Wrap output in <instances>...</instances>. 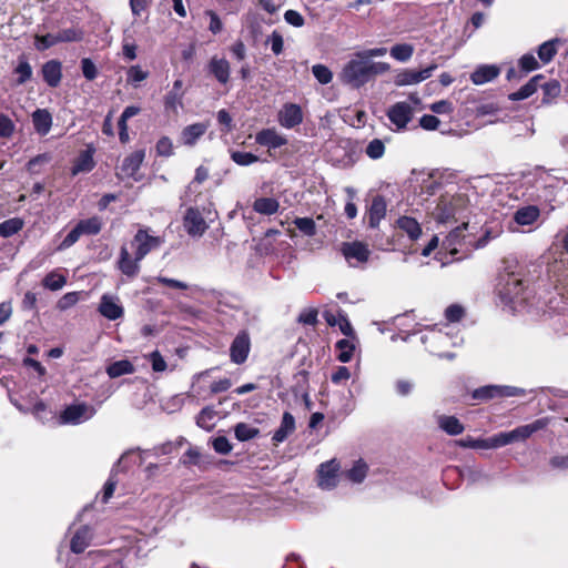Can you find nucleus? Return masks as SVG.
Returning <instances> with one entry per match:
<instances>
[{
    "instance_id": "f257e3e1",
    "label": "nucleus",
    "mask_w": 568,
    "mask_h": 568,
    "mask_svg": "<svg viewBox=\"0 0 568 568\" xmlns=\"http://www.w3.org/2000/svg\"><path fill=\"white\" fill-rule=\"evenodd\" d=\"M387 52L384 47L366 49L354 53L351 59L342 69V82L358 89L369 82L377 74H383L389 70V64L386 62H371L369 59L374 57H383Z\"/></svg>"
},
{
    "instance_id": "f03ea898",
    "label": "nucleus",
    "mask_w": 568,
    "mask_h": 568,
    "mask_svg": "<svg viewBox=\"0 0 568 568\" xmlns=\"http://www.w3.org/2000/svg\"><path fill=\"white\" fill-rule=\"evenodd\" d=\"M549 424L547 417L538 418L530 424L521 425L510 432H501L489 438H474L466 436L456 440V445L463 448L491 449L509 445L515 442H523L534 433L546 428Z\"/></svg>"
},
{
    "instance_id": "7ed1b4c3",
    "label": "nucleus",
    "mask_w": 568,
    "mask_h": 568,
    "mask_svg": "<svg viewBox=\"0 0 568 568\" xmlns=\"http://www.w3.org/2000/svg\"><path fill=\"white\" fill-rule=\"evenodd\" d=\"M526 284L515 273H504L498 276L496 292L505 305H511L517 301H524Z\"/></svg>"
},
{
    "instance_id": "20e7f679",
    "label": "nucleus",
    "mask_w": 568,
    "mask_h": 568,
    "mask_svg": "<svg viewBox=\"0 0 568 568\" xmlns=\"http://www.w3.org/2000/svg\"><path fill=\"white\" fill-rule=\"evenodd\" d=\"M213 202L207 201V205L197 204L191 205L183 216V226L186 233L191 236H202L209 225L205 222V216L209 217L212 214Z\"/></svg>"
},
{
    "instance_id": "39448f33",
    "label": "nucleus",
    "mask_w": 568,
    "mask_h": 568,
    "mask_svg": "<svg viewBox=\"0 0 568 568\" xmlns=\"http://www.w3.org/2000/svg\"><path fill=\"white\" fill-rule=\"evenodd\" d=\"M523 390L513 386L486 385L476 388L471 398L478 403L488 402L494 398L515 397L521 395Z\"/></svg>"
},
{
    "instance_id": "423d86ee",
    "label": "nucleus",
    "mask_w": 568,
    "mask_h": 568,
    "mask_svg": "<svg viewBox=\"0 0 568 568\" xmlns=\"http://www.w3.org/2000/svg\"><path fill=\"white\" fill-rule=\"evenodd\" d=\"M162 242L160 236L150 235L148 230L140 229L131 241V247L134 248L136 260L142 261L151 251L158 248Z\"/></svg>"
},
{
    "instance_id": "0eeeda50",
    "label": "nucleus",
    "mask_w": 568,
    "mask_h": 568,
    "mask_svg": "<svg viewBox=\"0 0 568 568\" xmlns=\"http://www.w3.org/2000/svg\"><path fill=\"white\" fill-rule=\"evenodd\" d=\"M341 252L351 266L364 264L371 256L368 245L361 241L343 242Z\"/></svg>"
},
{
    "instance_id": "6e6552de",
    "label": "nucleus",
    "mask_w": 568,
    "mask_h": 568,
    "mask_svg": "<svg viewBox=\"0 0 568 568\" xmlns=\"http://www.w3.org/2000/svg\"><path fill=\"white\" fill-rule=\"evenodd\" d=\"M251 351V338L246 329L237 333L230 346L231 362L241 365L246 362Z\"/></svg>"
},
{
    "instance_id": "1a4fd4ad",
    "label": "nucleus",
    "mask_w": 568,
    "mask_h": 568,
    "mask_svg": "<svg viewBox=\"0 0 568 568\" xmlns=\"http://www.w3.org/2000/svg\"><path fill=\"white\" fill-rule=\"evenodd\" d=\"M437 69V64L433 63L422 70L404 69L399 71L394 79L397 87L419 83L432 77L433 71Z\"/></svg>"
},
{
    "instance_id": "9d476101",
    "label": "nucleus",
    "mask_w": 568,
    "mask_h": 568,
    "mask_svg": "<svg viewBox=\"0 0 568 568\" xmlns=\"http://www.w3.org/2000/svg\"><path fill=\"white\" fill-rule=\"evenodd\" d=\"M210 176V171L206 166L200 165L195 169L193 180L189 183L185 189L184 197L192 204H197L201 201L204 193L200 189V185L205 182Z\"/></svg>"
},
{
    "instance_id": "9b49d317",
    "label": "nucleus",
    "mask_w": 568,
    "mask_h": 568,
    "mask_svg": "<svg viewBox=\"0 0 568 568\" xmlns=\"http://www.w3.org/2000/svg\"><path fill=\"white\" fill-rule=\"evenodd\" d=\"M387 116L398 130L406 129L413 118V108L406 102H396L388 109Z\"/></svg>"
},
{
    "instance_id": "f8f14e48",
    "label": "nucleus",
    "mask_w": 568,
    "mask_h": 568,
    "mask_svg": "<svg viewBox=\"0 0 568 568\" xmlns=\"http://www.w3.org/2000/svg\"><path fill=\"white\" fill-rule=\"evenodd\" d=\"M462 197H452L449 200L440 199L436 207L438 222H457L456 215L462 206Z\"/></svg>"
},
{
    "instance_id": "ddd939ff",
    "label": "nucleus",
    "mask_w": 568,
    "mask_h": 568,
    "mask_svg": "<svg viewBox=\"0 0 568 568\" xmlns=\"http://www.w3.org/2000/svg\"><path fill=\"white\" fill-rule=\"evenodd\" d=\"M207 73L212 75L221 85H226L230 81L231 67L225 58L212 57L206 65Z\"/></svg>"
},
{
    "instance_id": "4468645a",
    "label": "nucleus",
    "mask_w": 568,
    "mask_h": 568,
    "mask_svg": "<svg viewBox=\"0 0 568 568\" xmlns=\"http://www.w3.org/2000/svg\"><path fill=\"white\" fill-rule=\"evenodd\" d=\"M278 122L286 129L300 125L303 122L302 108L295 103H285L278 113Z\"/></svg>"
},
{
    "instance_id": "2eb2a0df",
    "label": "nucleus",
    "mask_w": 568,
    "mask_h": 568,
    "mask_svg": "<svg viewBox=\"0 0 568 568\" xmlns=\"http://www.w3.org/2000/svg\"><path fill=\"white\" fill-rule=\"evenodd\" d=\"M92 529L88 525L80 526L70 540V550L75 554H82L92 541Z\"/></svg>"
},
{
    "instance_id": "dca6fc26",
    "label": "nucleus",
    "mask_w": 568,
    "mask_h": 568,
    "mask_svg": "<svg viewBox=\"0 0 568 568\" xmlns=\"http://www.w3.org/2000/svg\"><path fill=\"white\" fill-rule=\"evenodd\" d=\"M41 74L43 81L50 88H57L62 80V63L57 59L49 60L42 64Z\"/></svg>"
},
{
    "instance_id": "f3484780",
    "label": "nucleus",
    "mask_w": 568,
    "mask_h": 568,
    "mask_svg": "<svg viewBox=\"0 0 568 568\" xmlns=\"http://www.w3.org/2000/svg\"><path fill=\"white\" fill-rule=\"evenodd\" d=\"M341 465L334 458L328 462L322 463L317 469L320 477V485L322 487H335L336 478L339 471Z\"/></svg>"
},
{
    "instance_id": "a211bd4d",
    "label": "nucleus",
    "mask_w": 568,
    "mask_h": 568,
    "mask_svg": "<svg viewBox=\"0 0 568 568\" xmlns=\"http://www.w3.org/2000/svg\"><path fill=\"white\" fill-rule=\"evenodd\" d=\"M296 424L295 418L290 412H284L280 427L275 430L272 436L274 446L285 442L290 435L295 432Z\"/></svg>"
},
{
    "instance_id": "6ab92c4d",
    "label": "nucleus",
    "mask_w": 568,
    "mask_h": 568,
    "mask_svg": "<svg viewBox=\"0 0 568 568\" xmlns=\"http://www.w3.org/2000/svg\"><path fill=\"white\" fill-rule=\"evenodd\" d=\"M386 201L383 195H375L368 209V225L371 229L378 227L381 221L386 215Z\"/></svg>"
},
{
    "instance_id": "aec40b11",
    "label": "nucleus",
    "mask_w": 568,
    "mask_h": 568,
    "mask_svg": "<svg viewBox=\"0 0 568 568\" xmlns=\"http://www.w3.org/2000/svg\"><path fill=\"white\" fill-rule=\"evenodd\" d=\"M98 311L110 321L119 320L124 314L123 307L108 294L102 295Z\"/></svg>"
},
{
    "instance_id": "412c9836",
    "label": "nucleus",
    "mask_w": 568,
    "mask_h": 568,
    "mask_svg": "<svg viewBox=\"0 0 568 568\" xmlns=\"http://www.w3.org/2000/svg\"><path fill=\"white\" fill-rule=\"evenodd\" d=\"M255 141L257 144L267 146L268 149H277L287 143V140L278 134L275 129H263L256 133Z\"/></svg>"
},
{
    "instance_id": "4be33fe9",
    "label": "nucleus",
    "mask_w": 568,
    "mask_h": 568,
    "mask_svg": "<svg viewBox=\"0 0 568 568\" xmlns=\"http://www.w3.org/2000/svg\"><path fill=\"white\" fill-rule=\"evenodd\" d=\"M93 154L94 149L91 146L81 151L80 154L75 158L73 165L71 168L72 175L92 171L95 166Z\"/></svg>"
},
{
    "instance_id": "5701e85b",
    "label": "nucleus",
    "mask_w": 568,
    "mask_h": 568,
    "mask_svg": "<svg viewBox=\"0 0 568 568\" xmlns=\"http://www.w3.org/2000/svg\"><path fill=\"white\" fill-rule=\"evenodd\" d=\"M136 260V255L132 258L126 246H122L120 250V258L118 261V267L122 272V274L128 277H134L138 275L140 271V265Z\"/></svg>"
},
{
    "instance_id": "b1692460",
    "label": "nucleus",
    "mask_w": 568,
    "mask_h": 568,
    "mask_svg": "<svg viewBox=\"0 0 568 568\" xmlns=\"http://www.w3.org/2000/svg\"><path fill=\"white\" fill-rule=\"evenodd\" d=\"M209 124L203 122L186 125L181 132V141L184 145L193 146L207 131Z\"/></svg>"
},
{
    "instance_id": "393cba45",
    "label": "nucleus",
    "mask_w": 568,
    "mask_h": 568,
    "mask_svg": "<svg viewBox=\"0 0 568 568\" xmlns=\"http://www.w3.org/2000/svg\"><path fill=\"white\" fill-rule=\"evenodd\" d=\"M500 73V69L494 64L479 65L471 74L470 80L474 84L480 85L496 79Z\"/></svg>"
},
{
    "instance_id": "a878e982",
    "label": "nucleus",
    "mask_w": 568,
    "mask_h": 568,
    "mask_svg": "<svg viewBox=\"0 0 568 568\" xmlns=\"http://www.w3.org/2000/svg\"><path fill=\"white\" fill-rule=\"evenodd\" d=\"M87 409L88 407L84 403L67 406L60 414V424L77 425L81 423Z\"/></svg>"
},
{
    "instance_id": "bb28decb",
    "label": "nucleus",
    "mask_w": 568,
    "mask_h": 568,
    "mask_svg": "<svg viewBox=\"0 0 568 568\" xmlns=\"http://www.w3.org/2000/svg\"><path fill=\"white\" fill-rule=\"evenodd\" d=\"M145 158V151L143 149L135 150L132 153H130L128 156L124 158L121 170L128 175V176H134L138 171L140 170L143 161Z\"/></svg>"
},
{
    "instance_id": "cd10ccee",
    "label": "nucleus",
    "mask_w": 568,
    "mask_h": 568,
    "mask_svg": "<svg viewBox=\"0 0 568 568\" xmlns=\"http://www.w3.org/2000/svg\"><path fill=\"white\" fill-rule=\"evenodd\" d=\"M32 123L38 134L47 135L52 126L51 113L47 109H37L32 113Z\"/></svg>"
},
{
    "instance_id": "c85d7f7f",
    "label": "nucleus",
    "mask_w": 568,
    "mask_h": 568,
    "mask_svg": "<svg viewBox=\"0 0 568 568\" xmlns=\"http://www.w3.org/2000/svg\"><path fill=\"white\" fill-rule=\"evenodd\" d=\"M545 80L544 74L534 75L526 84H524L519 90L513 92L508 95L510 101H521L529 97H531L539 88V82Z\"/></svg>"
},
{
    "instance_id": "c756f323",
    "label": "nucleus",
    "mask_w": 568,
    "mask_h": 568,
    "mask_svg": "<svg viewBox=\"0 0 568 568\" xmlns=\"http://www.w3.org/2000/svg\"><path fill=\"white\" fill-rule=\"evenodd\" d=\"M540 215V210L536 205H527L518 209L514 214V221L519 225H531Z\"/></svg>"
},
{
    "instance_id": "7c9ffc66",
    "label": "nucleus",
    "mask_w": 568,
    "mask_h": 568,
    "mask_svg": "<svg viewBox=\"0 0 568 568\" xmlns=\"http://www.w3.org/2000/svg\"><path fill=\"white\" fill-rule=\"evenodd\" d=\"M438 426L450 436L459 435L465 427L456 416L442 415L438 417Z\"/></svg>"
},
{
    "instance_id": "2f4dec72",
    "label": "nucleus",
    "mask_w": 568,
    "mask_h": 568,
    "mask_svg": "<svg viewBox=\"0 0 568 568\" xmlns=\"http://www.w3.org/2000/svg\"><path fill=\"white\" fill-rule=\"evenodd\" d=\"M542 90V104L552 103L561 93V85L558 80L551 79L545 83L539 82Z\"/></svg>"
},
{
    "instance_id": "473e14b6",
    "label": "nucleus",
    "mask_w": 568,
    "mask_h": 568,
    "mask_svg": "<svg viewBox=\"0 0 568 568\" xmlns=\"http://www.w3.org/2000/svg\"><path fill=\"white\" fill-rule=\"evenodd\" d=\"M280 209V203L274 197H257L253 203V210L263 215L275 214Z\"/></svg>"
},
{
    "instance_id": "72a5a7b5",
    "label": "nucleus",
    "mask_w": 568,
    "mask_h": 568,
    "mask_svg": "<svg viewBox=\"0 0 568 568\" xmlns=\"http://www.w3.org/2000/svg\"><path fill=\"white\" fill-rule=\"evenodd\" d=\"M558 43H560V39L556 38V39L548 40L538 47L537 54H538L539 60L544 64H547L552 61V59L555 58V55L557 54V51H558V49H557Z\"/></svg>"
},
{
    "instance_id": "f704fd0d",
    "label": "nucleus",
    "mask_w": 568,
    "mask_h": 568,
    "mask_svg": "<svg viewBox=\"0 0 568 568\" xmlns=\"http://www.w3.org/2000/svg\"><path fill=\"white\" fill-rule=\"evenodd\" d=\"M397 226L402 231L407 233V235L412 240H417L419 237V235L422 234V229H420L419 223L414 217H410V216H406V215L400 216L397 220Z\"/></svg>"
},
{
    "instance_id": "c9c22d12",
    "label": "nucleus",
    "mask_w": 568,
    "mask_h": 568,
    "mask_svg": "<svg viewBox=\"0 0 568 568\" xmlns=\"http://www.w3.org/2000/svg\"><path fill=\"white\" fill-rule=\"evenodd\" d=\"M335 348L338 352L336 358L342 363H349L353 359L355 344L349 338H342L336 342Z\"/></svg>"
},
{
    "instance_id": "e433bc0d",
    "label": "nucleus",
    "mask_w": 568,
    "mask_h": 568,
    "mask_svg": "<svg viewBox=\"0 0 568 568\" xmlns=\"http://www.w3.org/2000/svg\"><path fill=\"white\" fill-rule=\"evenodd\" d=\"M106 373L111 378H116L122 375H128L134 373L133 364L128 359H121L111 363L106 367Z\"/></svg>"
},
{
    "instance_id": "4c0bfd02",
    "label": "nucleus",
    "mask_w": 568,
    "mask_h": 568,
    "mask_svg": "<svg viewBox=\"0 0 568 568\" xmlns=\"http://www.w3.org/2000/svg\"><path fill=\"white\" fill-rule=\"evenodd\" d=\"M216 416V412L211 406H205L200 410L196 416V425L205 429L207 432L212 430L215 426L214 418Z\"/></svg>"
},
{
    "instance_id": "58836bf2",
    "label": "nucleus",
    "mask_w": 568,
    "mask_h": 568,
    "mask_svg": "<svg viewBox=\"0 0 568 568\" xmlns=\"http://www.w3.org/2000/svg\"><path fill=\"white\" fill-rule=\"evenodd\" d=\"M77 224L82 235H97L102 230V221L99 216L80 220Z\"/></svg>"
},
{
    "instance_id": "ea45409f",
    "label": "nucleus",
    "mask_w": 568,
    "mask_h": 568,
    "mask_svg": "<svg viewBox=\"0 0 568 568\" xmlns=\"http://www.w3.org/2000/svg\"><path fill=\"white\" fill-rule=\"evenodd\" d=\"M234 435L239 442H247L256 438L260 435V429L246 423H237L234 426Z\"/></svg>"
},
{
    "instance_id": "a19ab883",
    "label": "nucleus",
    "mask_w": 568,
    "mask_h": 568,
    "mask_svg": "<svg viewBox=\"0 0 568 568\" xmlns=\"http://www.w3.org/2000/svg\"><path fill=\"white\" fill-rule=\"evenodd\" d=\"M13 73L18 75L17 84H24L32 78V68L24 55L19 57L18 65Z\"/></svg>"
},
{
    "instance_id": "79ce46f5",
    "label": "nucleus",
    "mask_w": 568,
    "mask_h": 568,
    "mask_svg": "<svg viewBox=\"0 0 568 568\" xmlns=\"http://www.w3.org/2000/svg\"><path fill=\"white\" fill-rule=\"evenodd\" d=\"M368 466L363 459L354 463L353 467L347 470L346 477L353 483H362L367 475Z\"/></svg>"
},
{
    "instance_id": "37998d69",
    "label": "nucleus",
    "mask_w": 568,
    "mask_h": 568,
    "mask_svg": "<svg viewBox=\"0 0 568 568\" xmlns=\"http://www.w3.org/2000/svg\"><path fill=\"white\" fill-rule=\"evenodd\" d=\"M23 221L19 217L6 220L0 223V236L10 237L21 231Z\"/></svg>"
},
{
    "instance_id": "c03bdc74",
    "label": "nucleus",
    "mask_w": 568,
    "mask_h": 568,
    "mask_svg": "<svg viewBox=\"0 0 568 568\" xmlns=\"http://www.w3.org/2000/svg\"><path fill=\"white\" fill-rule=\"evenodd\" d=\"M389 52L395 60L406 62L413 57L414 47L408 43H399L392 47Z\"/></svg>"
},
{
    "instance_id": "a18cd8bd",
    "label": "nucleus",
    "mask_w": 568,
    "mask_h": 568,
    "mask_svg": "<svg viewBox=\"0 0 568 568\" xmlns=\"http://www.w3.org/2000/svg\"><path fill=\"white\" fill-rule=\"evenodd\" d=\"M203 455L197 447H190L180 458V463L186 467H202Z\"/></svg>"
},
{
    "instance_id": "49530a36",
    "label": "nucleus",
    "mask_w": 568,
    "mask_h": 568,
    "mask_svg": "<svg viewBox=\"0 0 568 568\" xmlns=\"http://www.w3.org/2000/svg\"><path fill=\"white\" fill-rule=\"evenodd\" d=\"M52 156L50 153H41L30 159L27 163V170L30 174H40L41 166L50 163Z\"/></svg>"
},
{
    "instance_id": "de8ad7c7",
    "label": "nucleus",
    "mask_w": 568,
    "mask_h": 568,
    "mask_svg": "<svg viewBox=\"0 0 568 568\" xmlns=\"http://www.w3.org/2000/svg\"><path fill=\"white\" fill-rule=\"evenodd\" d=\"M58 41L61 42H79L83 39V31L77 28H69L60 30L58 33Z\"/></svg>"
},
{
    "instance_id": "09e8293b",
    "label": "nucleus",
    "mask_w": 568,
    "mask_h": 568,
    "mask_svg": "<svg viewBox=\"0 0 568 568\" xmlns=\"http://www.w3.org/2000/svg\"><path fill=\"white\" fill-rule=\"evenodd\" d=\"M518 67L520 72L527 74L539 69L540 64L532 53H526L518 60Z\"/></svg>"
},
{
    "instance_id": "8fccbe9b",
    "label": "nucleus",
    "mask_w": 568,
    "mask_h": 568,
    "mask_svg": "<svg viewBox=\"0 0 568 568\" xmlns=\"http://www.w3.org/2000/svg\"><path fill=\"white\" fill-rule=\"evenodd\" d=\"M293 223L306 236L316 234V224L312 217H296Z\"/></svg>"
},
{
    "instance_id": "3c124183",
    "label": "nucleus",
    "mask_w": 568,
    "mask_h": 568,
    "mask_svg": "<svg viewBox=\"0 0 568 568\" xmlns=\"http://www.w3.org/2000/svg\"><path fill=\"white\" fill-rule=\"evenodd\" d=\"M65 282L67 280L63 275L51 272L48 275H45V277L42 281V284L45 288H49L51 291H58L62 288Z\"/></svg>"
},
{
    "instance_id": "603ef678",
    "label": "nucleus",
    "mask_w": 568,
    "mask_h": 568,
    "mask_svg": "<svg viewBox=\"0 0 568 568\" xmlns=\"http://www.w3.org/2000/svg\"><path fill=\"white\" fill-rule=\"evenodd\" d=\"M231 159L233 162H235L237 165H241V166L251 165L253 163H256L260 160L257 155H255L251 152H242V151L232 152Z\"/></svg>"
},
{
    "instance_id": "864d4df0",
    "label": "nucleus",
    "mask_w": 568,
    "mask_h": 568,
    "mask_svg": "<svg viewBox=\"0 0 568 568\" xmlns=\"http://www.w3.org/2000/svg\"><path fill=\"white\" fill-rule=\"evenodd\" d=\"M58 43L59 41L57 34L47 33L42 36L37 34L34 37V45L39 51H44Z\"/></svg>"
},
{
    "instance_id": "5fc2aeb1",
    "label": "nucleus",
    "mask_w": 568,
    "mask_h": 568,
    "mask_svg": "<svg viewBox=\"0 0 568 568\" xmlns=\"http://www.w3.org/2000/svg\"><path fill=\"white\" fill-rule=\"evenodd\" d=\"M312 73L321 84H328L333 79L332 71L324 64L313 65Z\"/></svg>"
},
{
    "instance_id": "6e6d98bb",
    "label": "nucleus",
    "mask_w": 568,
    "mask_h": 568,
    "mask_svg": "<svg viewBox=\"0 0 568 568\" xmlns=\"http://www.w3.org/2000/svg\"><path fill=\"white\" fill-rule=\"evenodd\" d=\"M317 316H318L317 308H314V307L305 308L300 313V315L297 317V322L303 325L316 326L318 323Z\"/></svg>"
},
{
    "instance_id": "4d7b16f0",
    "label": "nucleus",
    "mask_w": 568,
    "mask_h": 568,
    "mask_svg": "<svg viewBox=\"0 0 568 568\" xmlns=\"http://www.w3.org/2000/svg\"><path fill=\"white\" fill-rule=\"evenodd\" d=\"M385 145L382 140L374 139L366 146L365 153L368 158L377 160L384 155Z\"/></svg>"
},
{
    "instance_id": "13d9d810",
    "label": "nucleus",
    "mask_w": 568,
    "mask_h": 568,
    "mask_svg": "<svg viewBox=\"0 0 568 568\" xmlns=\"http://www.w3.org/2000/svg\"><path fill=\"white\" fill-rule=\"evenodd\" d=\"M80 300L79 292H69L61 296L57 303V307L60 311H67L74 306Z\"/></svg>"
},
{
    "instance_id": "bf43d9fd",
    "label": "nucleus",
    "mask_w": 568,
    "mask_h": 568,
    "mask_svg": "<svg viewBox=\"0 0 568 568\" xmlns=\"http://www.w3.org/2000/svg\"><path fill=\"white\" fill-rule=\"evenodd\" d=\"M82 236L81 230L78 226V224L67 234V236L62 240V242L59 244L58 250L63 251L69 247H71L73 244H75L79 239Z\"/></svg>"
},
{
    "instance_id": "052dcab7",
    "label": "nucleus",
    "mask_w": 568,
    "mask_h": 568,
    "mask_svg": "<svg viewBox=\"0 0 568 568\" xmlns=\"http://www.w3.org/2000/svg\"><path fill=\"white\" fill-rule=\"evenodd\" d=\"M182 104V93L170 91L164 97V108L168 111L176 112L178 106Z\"/></svg>"
},
{
    "instance_id": "680f3d73",
    "label": "nucleus",
    "mask_w": 568,
    "mask_h": 568,
    "mask_svg": "<svg viewBox=\"0 0 568 568\" xmlns=\"http://www.w3.org/2000/svg\"><path fill=\"white\" fill-rule=\"evenodd\" d=\"M81 70H82L83 77L89 81L94 80L99 73L97 65L90 58H83L81 60Z\"/></svg>"
},
{
    "instance_id": "e2e57ef3",
    "label": "nucleus",
    "mask_w": 568,
    "mask_h": 568,
    "mask_svg": "<svg viewBox=\"0 0 568 568\" xmlns=\"http://www.w3.org/2000/svg\"><path fill=\"white\" fill-rule=\"evenodd\" d=\"M156 154L159 156H171L173 154V144L169 136H162L155 145Z\"/></svg>"
},
{
    "instance_id": "0e129e2a",
    "label": "nucleus",
    "mask_w": 568,
    "mask_h": 568,
    "mask_svg": "<svg viewBox=\"0 0 568 568\" xmlns=\"http://www.w3.org/2000/svg\"><path fill=\"white\" fill-rule=\"evenodd\" d=\"M339 331L342 334H344L346 337H351L353 339L356 338L355 331L349 323L347 315L345 313L339 312L338 313V322Z\"/></svg>"
},
{
    "instance_id": "69168bd1",
    "label": "nucleus",
    "mask_w": 568,
    "mask_h": 568,
    "mask_svg": "<svg viewBox=\"0 0 568 568\" xmlns=\"http://www.w3.org/2000/svg\"><path fill=\"white\" fill-rule=\"evenodd\" d=\"M465 315L464 308L458 304L449 305L445 311V317L450 323L459 322Z\"/></svg>"
},
{
    "instance_id": "338daca9",
    "label": "nucleus",
    "mask_w": 568,
    "mask_h": 568,
    "mask_svg": "<svg viewBox=\"0 0 568 568\" xmlns=\"http://www.w3.org/2000/svg\"><path fill=\"white\" fill-rule=\"evenodd\" d=\"M14 132L13 121L6 114L0 113V136L10 138Z\"/></svg>"
},
{
    "instance_id": "774afa93",
    "label": "nucleus",
    "mask_w": 568,
    "mask_h": 568,
    "mask_svg": "<svg viewBox=\"0 0 568 568\" xmlns=\"http://www.w3.org/2000/svg\"><path fill=\"white\" fill-rule=\"evenodd\" d=\"M213 449L217 454L226 455L232 450V445L225 436H219L212 442Z\"/></svg>"
}]
</instances>
